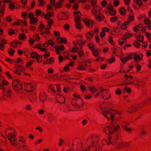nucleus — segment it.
<instances>
[{"instance_id":"nucleus-1","label":"nucleus","mask_w":151,"mask_h":151,"mask_svg":"<svg viewBox=\"0 0 151 151\" xmlns=\"http://www.w3.org/2000/svg\"><path fill=\"white\" fill-rule=\"evenodd\" d=\"M99 140V136L96 134L89 137L87 139V143L90 145L88 147L83 149L82 151H102V148L96 145L98 144Z\"/></svg>"},{"instance_id":"nucleus-2","label":"nucleus","mask_w":151,"mask_h":151,"mask_svg":"<svg viewBox=\"0 0 151 151\" xmlns=\"http://www.w3.org/2000/svg\"><path fill=\"white\" fill-rule=\"evenodd\" d=\"M104 132L109 135L108 141L106 143L107 145L110 144H115L116 142L118 137V134L116 131H114V129L112 126H107L104 129Z\"/></svg>"},{"instance_id":"nucleus-3","label":"nucleus","mask_w":151,"mask_h":151,"mask_svg":"<svg viewBox=\"0 0 151 151\" xmlns=\"http://www.w3.org/2000/svg\"><path fill=\"white\" fill-rule=\"evenodd\" d=\"M12 86L13 89L17 93L22 94L23 92L22 84L19 80H14L12 82Z\"/></svg>"},{"instance_id":"nucleus-4","label":"nucleus","mask_w":151,"mask_h":151,"mask_svg":"<svg viewBox=\"0 0 151 151\" xmlns=\"http://www.w3.org/2000/svg\"><path fill=\"white\" fill-rule=\"evenodd\" d=\"M117 113L115 111L112 109H105L103 110L102 114L107 119H113L114 117V114H116Z\"/></svg>"},{"instance_id":"nucleus-5","label":"nucleus","mask_w":151,"mask_h":151,"mask_svg":"<svg viewBox=\"0 0 151 151\" xmlns=\"http://www.w3.org/2000/svg\"><path fill=\"white\" fill-rule=\"evenodd\" d=\"M99 88L100 92H99L98 94L101 93L103 98L105 99H109L110 97V96L109 90L104 89L103 88L101 87H99Z\"/></svg>"},{"instance_id":"nucleus-6","label":"nucleus","mask_w":151,"mask_h":151,"mask_svg":"<svg viewBox=\"0 0 151 151\" xmlns=\"http://www.w3.org/2000/svg\"><path fill=\"white\" fill-rule=\"evenodd\" d=\"M16 136L13 133H9L8 134V138L10 143L13 145L16 146L17 144L16 142Z\"/></svg>"},{"instance_id":"nucleus-7","label":"nucleus","mask_w":151,"mask_h":151,"mask_svg":"<svg viewBox=\"0 0 151 151\" xmlns=\"http://www.w3.org/2000/svg\"><path fill=\"white\" fill-rule=\"evenodd\" d=\"M15 70L14 71V72L15 74H17L18 75L21 74V72L25 70V68L21 65H16L14 67Z\"/></svg>"},{"instance_id":"nucleus-8","label":"nucleus","mask_w":151,"mask_h":151,"mask_svg":"<svg viewBox=\"0 0 151 151\" xmlns=\"http://www.w3.org/2000/svg\"><path fill=\"white\" fill-rule=\"evenodd\" d=\"M117 141V140H116V142L114 145L116 144L117 148L127 147L129 145V142H118Z\"/></svg>"},{"instance_id":"nucleus-9","label":"nucleus","mask_w":151,"mask_h":151,"mask_svg":"<svg viewBox=\"0 0 151 151\" xmlns=\"http://www.w3.org/2000/svg\"><path fill=\"white\" fill-rule=\"evenodd\" d=\"M4 92V95L5 96L8 98H10L12 96V90L9 88H8L6 90H3Z\"/></svg>"},{"instance_id":"nucleus-10","label":"nucleus","mask_w":151,"mask_h":151,"mask_svg":"<svg viewBox=\"0 0 151 151\" xmlns=\"http://www.w3.org/2000/svg\"><path fill=\"white\" fill-rule=\"evenodd\" d=\"M145 104H147L145 102V100L143 103L134 104L137 111H139L141 109L144 107Z\"/></svg>"},{"instance_id":"nucleus-11","label":"nucleus","mask_w":151,"mask_h":151,"mask_svg":"<svg viewBox=\"0 0 151 151\" xmlns=\"http://www.w3.org/2000/svg\"><path fill=\"white\" fill-rule=\"evenodd\" d=\"M94 31H91L86 33L85 36L87 40L90 41L91 40L94 35Z\"/></svg>"},{"instance_id":"nucleus-12","label":"nucleus","mask_w":151,"mask_h":151,"mask_svg":"<svg viewBox=\"0 0 151 151\" xmlns=\"http://www.w3.org/2000/svg\"><path fill=\"white\" fill-rule=\"evenodd\" d=\"M34 87L31 83H27L25 86V90L26 91L30 92L33 90Z\"/></svg>"},{"instance_id":"nucleus-13","label":"nucleus","mask_w":151,"mask_h":151,"mask_svg":"<svg viewBox=\"0 0 151 151\" xmlns=\"http://www.w3.org/2000/svg\"><path fill=\"white\" fill-rule=\"evenodd\" d=\"M111 123L112 127L114 129V131H116V130H119V129L120 128V126L119 125H115L116 122L114 121V119H112L111 122Z\"/></svg>"},{"instance_id":"nucleus-14","label":"nucleus","mask_w":151,"mask_h":151,"mask_svg":"<svg viewBox=\"0 0 151 151\" xmlns=\"http://www.w3.org/2000/svg\"><path fill=\"white\" fill-rule=\"evenodd\" d=\"M137 111L134 105H132L128 108L127 112L130 114H132Z\"/></svg>"},{"instance_id":"nucleus-15","label":"nucleus","mask_w":151,"mask_h":151,"mask_svg":"<svg viewBox=\"0 0 151 151\" xmlns=\"http://www.w3.org/2000/svg\"><path fill=\"white\" fill-rule=\"evenodd\" d=\"M57 40L58 43L59 44H66L67 42L66 39L65 38L58 37L57 38Z\"/></svg>"},{"instance_id":"nucleus-16","label":"nucleus","mask_w":151,"mask_h":151,"mask_svg":"<svg viewBox=\"0 0 151 151\" xmlns=\"http://www.w3.org/2000/svg\"><path fill=\"white\" fill-rule=\"evenodd\" d=\"M47 98V96L45 93H41L40 94V99L41 101L44 102Z\"/></svg>"},{"instance_id":"nucleus-17","label":"nucleus","mask_w":151,"mask_h":151,"mask_svg":"<svg viewBox=\"0 0 151 151\" xmlns=\"http://www.w3.org/2000/svg\"><path fill=\"white\" fill-rule=\"evenodd\" d=\"M7 43V41L5 40L2 39L0 42V49L3 51L5 47L4 45Z\"/></svg>"},{"instance_id":"nucleus-18","label":"nucleus","mask_w":151,"mask_h":151,"mask_svg":"<svg viewBox=\"0 0 151 151\" xmlns=\"http://www.w3.org/2000/svg\"><path fill=\"white\" fill-rule=\"evenodd\" d=\"M29 99L31 102H33L37 100L36 96L34 94H31L29 96Z\"/></svg>"},{"instance_id":"nucleus-19","label":"nucleus","mask_w":151,"mask_h":151,"mask_svg":"<svg viewBox=\"0 0 151 151\" xmlns=\"http://www.w3.org/2000/svg\"><path fill=\"white\" fill-rule=\"evenodd\" d=\"M98 8H99V10L98 11L99 12L101 10V8L100 6H94V7L92 10V13L93 14L95 15L96 13H98V12L97 11Z\"/></svg>"},{"instance_id":"nucleus-20","label":"nucleus","mask_w":151,"mask_h":151,"mask_svg":"<svg viewBox=\"0 0 151 151\" xmlns=\"http://www.w3.org/2000/svg\"><path fill=\"white\" fill-rule=\"evenodd\" d=\"M132 58V55H129V56H126L125 58H121L122 62L124 63H125L129 60L131 59Z\"/></svg>"},{"instance_id":"nucleus-21","label":"nucleus","mask_w":151,"mask_h":151,"mask_svg":"<svg viewBox=\"0 0 151 151\" xmlns=\"http://www.w3.org/2000/svg\"><path fill=\"white\" fill-rule=\"evenodd\" d=\"M129 24V22H125L123 24H122L121 28L123 29H126L127 28V26Z\"/></svg>"},{"instance_id":"nucleus-22","label":"nucleus","mask_w":151,"mask_h":151,"mask_svg":"<svg viewBox=\"0 0 151 151\" xmlns=\"http://www.w3.org/2000/svg\"><path fill=\"white\" fill-rule=\"evenodd\" d=\"M48 64L52 65L55 62L54 58L53 57H51L47 60Z\"/></svg>"},{"instance_id":"nucleus-23","label":"nucleus","mask_w":151,"mask_h":151,"mask_svg":"<svg viewBox=\"0 0 151 151\" xmlns=\"http://www.w3.org/2000/svg\"><path fill=\"white\" fill-rule=\"evenodd\" d=\"M32 19L29 21V23L31 24H35L38 21V19L37 17H34Z\"/></svg>"},{"instance_id":"nucleus-24","label":"nucleus","mask_w":151,"mask_h":151,"mask_svg":"<svg viewBox=\"0 0 151 151\" xmlns=\"http://www.w3.org/2000/svg\"><path fill=\"white\" fill-rule=\"evenodd\" d=\"M83 21L85 24L86 25L87 27H89L90 26V21L88 18H85L83 19Z\"/></svg>"},{"instance_id":"nucleus-25","label":"nucleus","mask_w":151,"mask_h":151,"mask_svg":"<svg viewBox=\"0 0 151 151\" xmlns=\"http://www.w3.org/2000/svg\"><path fill=\"white\" fill-rule=\"evenodd\" d=\"M25 109L27 111H31L32 110V105L30 104H26L25 107Z\"/></svg>"},{"instance_id":"nucleus-26","label":"nucleus","mask_w":151,"mask_h":151,"mask_svg":"<svg viewBox=\"0 0 151 151\" xmlns=\"http://www.w3.org/2000/svg\"><path fill=\"white\" fill-rule=\"evenodd\" d=\"M129 124V123L126 121H123L121 123V126L123 128L127 127Z\"/></svg>"},{"instance_id":"nucleus-27","label":"nucleus","mask_w":151,"mask_h":151,"mask_svg":"<svg viewBox=\"0 0 151 151\" xmlns=\"http://www.w3.org/2000/svg\"><path fill=\"white\" fill-rule=\"evenodd\" d=\"M142 24H139L137 26H136L134 27L133 28V30L135 32H137L139 30V28L142 27Z\"/></svg>"},{"instance_id":"nucleus-28","label":"nucleus","mask_w":151,"mask_h":151,"mask_svg":"<svg viewBox=\"0 0 151 151\" xmlns=\"http://www.w3.org/2000/svg\"><path fill=\"white\" fill-rule=\"evenodd\" d=\"M88 88L89 89L90 91L92 93H94L96 91V87L94 86H90Z\"/></svg>"},{"instance_id":"nucleus-29","label":"nucleus","mask_w":151,"mask_h":151,"mask_svg":"<svg viewBox=\"0 0 151 151\" xmlns=\"http://www.w3.org/2000/svg\"><path fill=\"white\" fill-rule=\"evenodd\" d=\"M134 57L133 58L134 60L136 61H140V60H142L141 57L139 56L138 55H134Z\"/></svg>"},{"instance_id":"nucleus-30","label":"nucleus","mask_w":151,"mask_h":151,"mask_svg":"<svg viewBox=\"0 0 151 151\" xmlns=\"http://www.w3.org/2000/svg\"><path fill=\"white\" fill-rule=\"evenodd\" d=\"M134 20V16L131 15H129V18L127 20L126 22H128L130 24V22H132Z\"/></svg>"},{"instance_id":"nucleus-31","label":"nucleus","mask_w":151,"mask_h":151,"mask_svg":"<svg viewBox=\"0 0 151 151\" xmlns=\"http://www.w3.org/2000/svg\"><path fill=\"white\" fill-rule=\"evenodd\" d=\"M15 52L14 50L11 48H9L8 50V52L9 54L11 56H13Z\"/></svg>"},{"instance_id":"nucleus-32","label":"nucleus","mask_w":151,"mask_h":151,"mask_svg":"<svg viewBox=\"0 0 151 151\" xmlns=\"http://www.w3.org/2000/svg\"><path fill=\"white\" fill-rule=\"evenodd\" d=\"M83 63L80 64L77 67V69L78 70H85V66H84L83 64Z\"/></svg>"},{"instance_id":"nucleus-33","label":"nucleus","mask_w":151,"mask_h":151,"mask_svg":"<svg viewBox=\"0 0 151 151\" xmlns=\"http://www.w3.org/2000/svg\"><path fill=\"white\" fill-rule=\"evenodd\" d=\"M73 16L75 17H81V13L79 11H75L73 12Z\"/></svg>"},{"instance_id":"nucleus-34","label":"nucleus","mask_w":151,"mask_h":151,"mask_svg":"<svg viewBox=\"0 0 151 151\" xmlns=\"http://www.w3.org/2000/svg\"><path fill=\"white\" fill-rule=\"evenodd\" d=\"M42 56L41 55H38L36 57V59L37 62L38 63H41L42 61Z\"/></svg>"},{"instance_id":"nucleus-35","label":"nucleus","mask_w":151,"mask_h":151,"mask_svg":"<svg viewBox=\"0 0 151 151\" xmlns=\"http://www.w3.org/2000/svg\"><path fill=\"white\" fill-rule=\"evenodd\" d=\"M119 11L120 14L121 15H124L126 11L124 8L123 7H121L119 9Z\"/></svg>"},{"instance_id":"nucleus-36","label":"nucleus","mask_w":151,"mask_h":151,"mask_svg":"<svg viewBox=\"0 0 151 151\" xmlns=\"http://www.w3.org/2000/svg\"><path fill=\"white\" fill-rule=\"evenodd\" d=\"M9 84V83L7 81H3L2 83L0 84V86L1 87H3L5 86L8 85Z\"/></svg>"},{"instance_id":"nucleus-37","label":"nucleus","mask_w":151,"mask_h":151,"mask_svg":"<svg viewBox=\"0 0 151 151\" xmlns=\"http://www.w3.org/2000/svg\"><path fill=\"white\" fill-rule=\"evenodd\" d=\"M26 38V37L25 35L23 34H20L18 37L19 39L20 40H23Z\"/></svg>"},{"instance_id":"nucleus-38","label":"nucleus","mask_w":151,"mask_h":151,"mask_svg":"<svg viewBox=\"0 0 151 151\" xmlns=\"http://www.w3.org/2000/svg\"><path fill=\"white\" fill-rule=\"evenodd\" d=\"M132 36V35L131 34L129 33H126L124 35V37L125 40L129 38L130 37V36Z\"/></svg>"},{"instance_id":"nucleus-39","label":"nucleus","mask_w":151,"mask_h":151,"mask_svg":"<svg viewBox=\"0 0 151 151\" xmlns=\"http://www.w3.org/2000/svg\"><path fill=\"white\" fill-rule=\"evenodd\" d=\"M28 14L27 12H23L22 14V17L23 19H26V17H28Z\"/></svg>"},{"instance_id":"nucleus-40","label":"nucleus","mask_w":151,"mask_h":151,"mask_svg":"<svg viewBox=\"0 0 151 151\" xmlns=\"http://www.w3.org/2000/svg\"><path fill=\"white\" fill-rule=\"evenodd\" d=\"M124 39L123 38L119 39L118 40L119 44L120 45H122L124 43Z\"/></svg>"},{"instance_id":"nucleus-41","label":"nucleus","mask_w":151,"mask_h":151,"mask_svg":"<svg viewBox=\"0 0 151 151\" xmlns=\"http://www.w3.org/2000/svg\"><path fill=\"white\" fill-rule=\"evenodd\" d=\"M137 40L140 42H142L144 41V37L141 35L138 36L137 37Z\"/></svg>"},{"instance_id":"nucleus-42","label":"nucleus","mask_w":151,"mask_h":151,"mask_svg":"<svg viewBox=\"0 0 151 151\" xmlns=\"http://www.w3.org/2000/svg\"><path fill=\"white\" fill-rule=\"evenodd\" d=\"M52 17V15H51V13L49 12L47 13L46 14V15L45 16V17L46 19H50V18Z\"/></svg>"},{"instance_id":"nucleus-43","label":"nucleus","mask_w":151,"mask_h":151,"mask_svg":"<svg viewBox=\"0 0 151 151\" xmlns=\"http://www.w3.org/2000/svg\"><path fill=\"white\" fill-rule=\"evenodd\" d=\"M34 61L32 60H31L29 62H27L26 65V66L28 68L29 66H31L32 64L33 63Z\"/></svg>"},{"instance_id":"nucleus-44","label":"nucleus","mask_w":151,"mask_h":151,"mask_svg":"<svg viewBox=\"0 0 151 151\" xmlns=\"http://www.w3.org/2000/svg\"><path fill=\"white\" fill-rule=\"evenodd\" d=\"M19 22L20 23V25H22L24 24V25H26L27 22L26 20H19Z\"/></svg>"},{"instance_id":"nucleus-45","label":"nucleus","mask_w":151,"mask_h":151,"mask_svg":"<svg viewBox=\"0 0 151 151\" xmlns=\"http://www.w3.org/2000/svg\"><path fill=\"white\" fill-rule=\"evenodd\" d=\"M55 6L56 8H60L62 6V4L58 2L55 4Z\"/></svg>"},{"instance_id":"nucleus-46","label":"nucleus","mask_w":151,"mask_h":151,"mask_svg":"<svg viewBox=\"0 0 151 151\" xmlns=\"http://www.w3.org/2000/svg\"><path fill=\"white\" fill-rule=\"evenodd\" d=\"M8 32L9 34L10 35H11L14 34V31L13 29H8Z\"/></svg>"},{"instance_id":"nucleus-47","label":"nucleus","mask_w":151,"mask_h":151,"mask_svg":"<svg viewBox=\"0 0 151 151\" xmlns=\"http://www.w3.org/2000/svg\"><path fill=\"white\" fill-rule=\"evenodd\" d=\"M137 85L139 86H144L145 83V82L143 81H137Z\"/></svg>"},{"instance_id":"nucleus-48","label":"nucleus","mask_w":151,"mask_h":151,"mask_svg":"<svg viewBox=\"0 0 151 151\" xmlns=\"http://www.w3.org/2000/svg\"><path fill=\"white\" fill-rule=\"evenodd\" d=\"M16 42V41H14L10 43V45L13 48H15L17 47Z\"/></svg>"},{"instance_id":"nucleus-49","label":"nucleus","mask_w":151,"mask_h":151,"mask_svg":"<svg viewBox=\"0 0 151 151\" xmlns=\"http://www.w3.org/2000/svg\"><path fill=\"white\" fill-rule=\"evenodd\" d=\"M109 12V14L111 16H114L116 13V11L114 10V9L110 11Z\"/></svg>"},{"instance_id":"nucleus-50","label":"nucleus","mask_w":151,"mask_h":151,"mask_svg":"<svg viewBox=\"0 0 151 151\" xmlns=\"http://www.w3.org/2000/svg\"><path fill=\"white\" fill-rule=\"evenodd\" d=\"M34 16L35 15L33 13L30 12L29 13V14H28V17L30 19H32L34 17Z\"/></svg>"},{"instance_id":"nucleus-51","label":"nucleus","mask_w":151,"mask_h":151,"mask_svg":"<svg viewBox=\"0 0 151 151\" xmlns=\"http://www.w3.org/2000/svg\"><path fill=\"white\" fill-rule=\"evenodd\" d=\"M57 48L61 51H63L65 49L64 46L63 45H60L59 46H57Z\"/></svg>"},{"instance_id":"nucleus-52","label":"nucleus","mask_w":151,"mask_h":151,"mask_svg":"<svg viewBox=\"0 0 151 151\" xmlns=\"http://www.w3.org/2000/svg\"><path fill=\"white\" fill-rule=\"evenodd\" d=\"M110 21L112 22H116L117 20V18L116 17H112L110 18Z\"/></svg>"},{"instance_id":"nucleus-53","label":"nucleus","mask_w":151,"mask_h":151,"mask_svg":"<svg viewBox=\"0 0 151 151\" xmlns=\"http://www.w3.org/2000/svg\"><path fill=\"white\" fill-rule=\"evenodd\" d=\"M35 13L36 16H38L41 15V12L40 10L37 9L35 11Z\"/></svg>"},{"instance_id":"nucleus-54","label":"nucleus","mask_w":151,"mask_h":151,"mask_svg":"<svg viewBox=\"0 0 151 151\" xmlns=\"http://www.w3.org/2000/svg\"><path fill=\"white\" fill-rule=\"evenodd\" d=\"M54 36L55 37H59L60 36V33L59 31H55L54 32Z\"/></svg>"},{"instance_id":"nucleus-55","label":"nucleus","mask_w":151,"mask_h":151,"mask_svg":"<svg viewBox=\"0 0 151 151\" xmlns=\"http://www.w3.org/2000/svg\"><path fill=\"white\" fill-rule=\"evenodd\" d=\"M19 141L22 143H24L26 141V139L23 138V137L21 136L19 137Z\"/></svg>"},{"instance_id":"nucleus-56","label":"nucleus","mask_w":151,"mask_h":151,"mask_svg":"<svg viewBox=\"0 0 151 151\" xmlns=\"http://www.w3.org/2000/svg\"><path fill=\"white\" fill-rule=\"evenodd\" d=\"M48 24L51 25L53 24V21L52 19H50L47 21Z\"/></svg>"},{"instance_id":"nucleus-57","label":"nucleus","mask_w":151,"mask_h":151,"mask_svg":"<svg viewBox=\"0 0 151 151\" xmlns=\"http://www.w3.org/2000/svg\"><path fill=\"white\" fill-rule=\"evenodd\" d=\"M76 28L78 29L81 28V25L80 23H76L75 24Z\"/></svg>"},{"instance_id":"nucleus-58","label":"nucleus","mask_w":151,"mask_h":151,"mask_svg":"<svg viewBox=\"0 0 151 151\" xmlns=\"http://www.w3.org/2000/svg\"><path fill=\"white\" fill-rule=\"evenodd\" d=\"M38 55L37 52H32L31 54V57L32 58L35 59L36 58V57Z\"/></svg>"},{"instance_id":"nucleus-59","label":"nucleus","mask_w":151,"mask_h":151,"mask_svg":"<svg viewBox=\"0 0 151 151\" xmlns=\"http://www.w3.org/2000/svg\"><path fill=\"white\" fill-rule=\"evenodd\" d=\"M115 93L116 95H119L122 93V91L120 88H118L116 91Z\"/></svg>"},{"instance_id":"nucleus-60","label":"nucleus","mask_w":151,"mask_h":151,"mask_svg":"<svg viewBox=\"0 0 151 151\" xmlns=\"http://www.w3.org/2000/svg\"><path fill=\"white\" fill-rule=\"evenodd\" d=\"M150 21L148 18H146L144 20V22L146 24L148 25V24H150Z\"/></svg>"},{"instance_id":"nucleus-61","label":"nucleus","mask_w":151,"mask_h":151,"mask_svg":"<svg viewBox=\"0 0 151 151\" xmlns=\"http://www.w3.org/2000/svg\"><path fill=\"white\" fill-rule=\"evenodd\" d=\"M80 88L82 92H85L86 89V87L84 86H83V85H81Z\"/></svg>"},{"instance_id":"nucleus-62","label":"nucleus","mask_w":151,"mask_h":151,"mask_svg":"<svg viewBox=\"0 0 151 151\" xmlns=\"http://www.w3.org/2000/svg\"><path fill=\"white\" fill-rule=\"evenodd\" d=\"M48 43L50 45L53 46L55 45L54 42L51 40H49L47 41Z\"/></svg>"},{"instance_id":"nucleus-63","label":"nucleus","mask_w":151,"mask_h":151,"mask_svg":"<svg viewBox=\"0 0 151 151\" xmlns=\"http://www.w3.org/2000/svg\"><path fill=\"white\" fill-rule=\"evenodd\" d=\"M124 90L126 91V92L128 93H130L131 92V89L130 88L124 87Z\"/></svg>"},{"instance_id":"nucleus-64","label":"nucleus","mask_w":151,"mask_h":151,"mask_svg":"<svg viewBox=\"0 0 151 151\" xmlns=\"http://www.w3.org/2000/svg\"><path fill=\"white\" fill-rule=\"evenodd\" d=\"M6 20L8 22L10 23L12 22V18L10 16H7L6 18Z\"/></svg>"}]
</instances>
